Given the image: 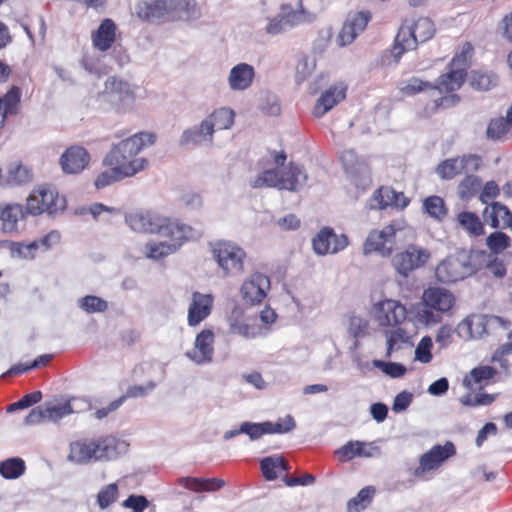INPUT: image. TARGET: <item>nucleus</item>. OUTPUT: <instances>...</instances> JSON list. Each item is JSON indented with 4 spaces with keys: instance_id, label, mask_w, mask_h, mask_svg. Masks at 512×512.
Listing matches in <instances>:
<instances>
[{
    "instance_id": "1",
    "label": "nucleus",
    "mask_w": 512,
    "mask_h": 512,
    "mask_svg": "<svg viewBox=\"0 0 512 512\" xmlns=\"http://www.w3.org/2000/svg\"><path fill=\"white\" fill-rule=\"evenodd\" d=\"M155 143V135L148 132L136 133L114 145L104 158L107 166H116L126 177H132L143 171L148 161L138 154Z\"/></svg>"
},
{
    "instance_id": "2",
    "label": "nucleus",
    "mask_w": 512,
    "mask_h": 512,
    "mask_svg": "<svg viewBox=\"0 0 512 512\" xmlns=\"http://www.w3.org/2000/svg\"><path fill=\"white\" fill-rule=\"evenodd\" d=\"M136 16L149 23L197 19L200 8L195 0H140L135 6Z\"/></svg>"
},
{
    "instance_id": "3",
    "label": "nucleus",
    "mask_w": 512,
    "mask_h": 512,
    "mask_svg": "<svg viewBox=\"0 0 512 512\" xmlns=\"http://www.w3.org/2000/svg\"><path fill=\"white\" fill-rule=\"evenodd\" d=\"M434 33V24L427 17L405 20L395 37V43L390 50V55H384L382 63L387 65L397 64L405 51L414 50L419 43H424L431 39Z\"/></svg>"
},
{
    "instance_id": "4",
    "label": "nucleus",
    "mask_w": 512,
    "mask_h": 512,
    "mask_svg": "<svg viewBox=\"0 0 512 512\" xmlns=\"http://www.w3.org/2000/svg\"><path fill=\"white\" fill-rule=\"evenodd\" d=\"M422 307L415 313L417 323L430 327L439 324L444 315H450L456 305V296L447 288L431 286L423 291Z\"/></svg>"
},
{
    "instance_id": "5",
    "label": "nucleus",
    "mask_w": 512,
    "mask_h": 512,
    "mask_svg": "<svg viewBox=\"0 0 512 512\" xmlns=\"http://www.w3.org/2000/svg\"><path fill=\"white\" fill-rule=\"evenodd\" d=\"M485 260L484 252L461 250L439 263L435 275L442 283L457 282L475 274Z\"/></svg>"
},
{
    "instance_id": "6",
    "label": "nucleus",
    "mask_w": 512,
    "mask_h": 512,
    "mask_svg": "<svg viewBox=\"0 0 512 512\" xmlns=\"http://www.w3.org/2000/svg\"><path fill=\"white\" fill-rule=\"evenodd\" d=\"M121 446L123 443L111 436L98 440H79L71 443L68 459L76 464L109 461L119 455Z\"/></svg>"
},
{
    "instance_id": "7",
    "label": "nucleus",
    "mask_w": 512,
    "mask_h": 512,
    "mask_svg": "<svg viewBox=\"0 0 512 512\" xmlns=\"http://www.w3.org/2000/svg\"><path fill=\"white\" fill-rule=\"evenodd\" d=\"M100 101L109 104L117 113H128L133 110L136 94L135 87L128 81L111 76L104 83V89L98 95Z\"/></svg>"
},
{
    "instance_id": "8",
    "label": "nucleus",
    "mask_w": 512,
    "mask_h": 512,
    "mask_svg": "<svg viewBox=\"0 0 512 512\" xmlns=\"http://www.w3.org/2000/svg\"><path fill=\"white\" fill-rule=\"evenodd\" d=\"M167 235H160L167 238L165 241H149L145 245L144 253L147 258L159 260L175 253L186 241L194 238L196 233L191 226L180 222L173 225Z\"/></svg>"
},
{
    "instance_id": "9",
    "label": "nucleus",
    "mask_w": 512,
    "mask_h": 512,
    "mask_svg": "<svg viewBox=\"0 0 512 512\" xmlns=\"http://www.w3.org/2000/svg\"><path fill=\"white\" fill-rule=\"evenodd\" d=\"M125 222L133 231L158 235H167V231L174 229L173 225L178 223L177 220L162 217L146 209H137L127 213Z\"/></svg>"
},
{
    "instance_id": "10",
    "label": "nucleus",
    "mask_w": 512,
    "mask_h": 512,
    "mask_svg": "<svg viewBox=\"0 0 512 512\" xmlns=\"http://www.w3.org/2000/svg\"><path fill=\"white\" fill-rule=\"evenodd\" d=\"M65 206V199L59 196L55 187L40 185L27 198L26 213L34 216L43 213L54 215L63 211Z\"/></svg>"
},
{
    "instance_id": "11",
    "label": "nucleus",
    "mask_w": 512,
    "mask_h": 512,
    "mask_svg": "<svg viewBox=\"0 0 512 512\" xmlns=\"http://www.w3.org/2000/svg\"><path fill=\"white\" fill-rule=\"evenodd\" d=\"M212 254L224 276L238 274L243 271L246 254L242 248L234 243L217 241L212 244Z\"/></svg>"
},
{
    "instance_id": "12",
    "label": "nucleus",
    "mask_w": 512,
    "mask_h": 512,
    "mask_svg": "<svg viewBox=\"0 0 512 512\" xmlns=\"http://www.w3.org/2000/svg\"><path fill=\"white\" fill-rule=\"evenodd\" d=\"M511 323L495 315H472L464 319L460 328L465 329L470 338L481 339L498 330H507Z\"/></svg>"
},
{
    "instance_id": "13",
    "label": "nucleus",
    "mask_w": 512,
    "mask_h": 512,
    "mask_svg": "<svg viewBox=\"0 0 512 512\" xmlns=\"http://www.w3.org/2000/svg\"><path fill=\"white\" fill-rule=\"evenodd\" d=\"M399 229L390 224L382 229L369 232L363 244L365 255L376 253L382 257H389L395 249L396 235Z\"/></svg>"
},
{
    "instance_id": "14",
    "label": "nucleus",
    "mask_w": 512,
    "mask_h": 512,
    "mask_svg": "<svg viewBox=\"0 0 512 512\" xmlns=\"http://www.w3.org/2000/svg\"><path fill=\"white\" fill-rule=\"evenodd\" d=\"M340 161L350 180L362 189L371 184V172L366 158L360 157L353 149H346L340 154Z\"/></svg>"
},
{
    "instance_id": "15",
    "label": "nucleus",
    "mask_w": 512,
    "mask_h": 512,
    "mask_svg": "<svg viewBox=\"0 0 512 512\" xmlns=\"http://www.w3.org/2000/svg\"><path fill=\"white\" fill-rule=\"evenodd\" d=\"M430 258L427 249L409 245L404 251L396 253L392 258V266L403 278H408L416 269L421 268Z\"/></svg>"
},
{
    "instance_id": "16",
    "label": "nucleus",
    "mask_w": 512,
    "mask_h": 512,
    "mask_svg": "<svg viewBox=\"0 0 512 512\" xmlns=\"http://www.w3.org/2000/svg\"><path fill=\"white\" fill-rule=\"evenodd\" d=\"M482 165V158L476 154H464L460 157L450 158L442 161L437 166V173L442 179H453L462 173H473L479 170Z\"/></svg>"
},
{
    "instance_id": "17",
    "label": "nucleus",
    "mask_w": 512,
    "mask_h": 512,
    "mask_svg": "<svg viewBox=\"0 0 512 512\" xmlns=\"http://www.w3.org/2000/svg\"><path fill=\"white\" fill-rule=\"evenodd\" d=\"M349 244L345 234L337 235L332 228L324 227L313 238L312 246L317 255L336 254Z\"/></svg>"
},
{
    "instance_id": "18",
    "label": "nucleus",
    "mask_w": 512,
    "mask_h": 512,
    "mask_svg": "<svg viewBox=\"0 0 512 512\" xmlns=\"http://www.w3.org/2000/svg\"><path fill=\"white\" fill-rule=\"evenodd\" d=\"M373 312L378 324L384 327L396 326L402 323L407 314L406 307L392 299L376 303Z\"/></svg>"
},
{
    "instance_id": "19",
    "label": "nucleus",
    "mask_w": 512,
    "mask_h": 512,
    "mask_svg": "<svg viewBox=\"0 0 512 512\" xmlns=\"http://www.w3.org/2000/svg\"><path fill=\"white\" fill-rule=\"evenodd\" d=\"M214 332L203 329L196 335L193 349L187 351L185 356L197 365L210 363L214 356Z\"/></svg>"
},
{
    "instance_id": "20",
    "label": "nucleus",
    "mask_w": 512,
    "mask_h": 512,
    "mask_svg": "<svg viewBox=\"0 0 512 512\" xmlns=\"http://www.w3.org/2000/svg\"><path fill=\"white\" fill-rule=\"evenodd\" d=\"M270 289V279L262 273L251 274L241 285L240 294L250 304L261 303Z\"/></svg>"
},
{
    "instance_id": "21",
    "label": "nucleus",
    "mask_w": 512,
    "mask_h": 512,
    "mask_svg": "<svg viewBox=\"0 0 512 512\" xmlns=\"http://www.w3.org/2000/svg\"><path fill=\"white\" fill-rule=\"evenodd\" d=\"M47 421L57 422L72 413H79L90 408V404L81 398H72L67 401H50L44 403Z\"/></svg>"
},
{
    "instance_id": "22",
    "label": "nucleus",
    "mask_w": 512,
    "mask_h": 512,
    "mask_svg": "<svg viewBox=\"0 0 512 512\" xmlns=\"http://www.w3.org/2000/svg\"><path fill=\"white\" fill-rule=\"evenodd\" d=\"M213 297L211 294L194 292L188 307L187 322L191 327L198 326L211 313Z\"/></svg>"
},
{
    "instance_id": "23",
    "label": "nucleus",
    "mask_w": 512,
    "mask_h": 512,
    "mask_svg": "<svg viewBox=\"0 0 512 512\" xmlns=\"http://www.w3.org/2000/svg\"><path fill=\"white\" fill-rule=\"evenodd\" d=\"M90 160V155L82 146L67 148L60 158V165L66 174H78L85 169Z\"/></svg>"
},
{
    "instance_id": "24",
    "label": "nucleus",
    "mask_w": 512,
    "mask_h": 512,
    "mask_svg": "<svg viewBox=\"0 0 512 512\" xmlns=\"http://www.w3.org/2000/svg\"><path fill=\"white\" fill-rule=\"evenodd\" d=\"M214 131L209 121L204 118L199 124L184 130L179 143L182 146H196L200 144L211 145L213 143Z\"/></svg>"
},
{
    "instance_id": "25",
    "label": "nucleus",
    "mask_w": 512,
    "mask_h": 512,
    "mask_svg": "<svg viewBox=\"0 0 512 512\" xmlns=\"http://www.w3.org/2000/svg\"><path fill=\"white\" fill-rule=\"evenodd\" d=\"M454 454L455 447L451 442H446L443 446H434L431 450L422 455L420 458V466L416 470V473H418L419 470L425 472L436 469Z\"/></svg>"
},
{
    "instance_id": "26",
    "label": "nucleus",
    "mask_w": 512,
    "mask_h": 512,
    "mask_svg": "<svg viewBox=\"0 0 512 512\" xmlns=\"http://www.w3.org/2000/svg\"><path fill=\"white\" fill-rule=\"evenodd\" d=\"M408 204L403 193H398L389 187H381L374 192L369 200L370 209H385L388 206L404 208Z\"/></svg>"
},
{
    "instance_id": "27",
    "label": "nucleus",
    "mask_w": 512,
    "mask_h": 512,
    "mask_svg": "<svg viewBox=\"0 0 512 512\" xmlns=\"http://www.w3.org/2000/svg\"><path fill=\"white\" fill-rule=\"evenodd\" d=\"M254 78L255 69L252 65L247 63H238L231 68L227 82L231 90L245 91L252 85Z\"/></svg>"
},
{
    "instance_id": "28",
    "label": "nucleus",
    "mask_w": 512,
    "mask_h": 512,
    "mask_svg": "<svg viewBox=\"0 0 512 512\" xmlns=\"http://www.w3.org/2000/svg\"><path fill=\"white\" fill-rule=\"evenodd\" d=\"M346 95V87L342 84L331 86L329 89L324 91L318 98L313 114L315 117H322L334 106L341 102Z\"/></svg>"
},
{
    "instance_id": "29",
    "label": "nucleus",
    "mask_w": 512,
    "mask_h": 512,
    "mask_svg": "<svg viewBox=\"0 0 512 512\" xmlns=\"http://www.w3.org/2000/svg\"><path fill=\"white\" fill-rule=\"evenodd\" d=\"M115 34V23L109 18L104 19L91 35L94 48L102 52L109 50L115 41Z\"/></svg>"
},
{
    "instance_id": "30",
    "label": "nucleus",
    "mask_w": 512,
    "mask_h": 512,
    "mask_svg": "<svg viewBox=\"0 0 512 512\" xmlns=\"http://www.w3.org/2000/svg\"><path fill=\"white\" fill-rule=\"evenodd\" d=\"M336 453L345 457V460H350L355 457L371 458L378 456L380 454V449L375 446L374 443L349 441L338 449Z\"/></svg>"
},
{
    "instance_id": "31",
    "label": "nucleus",
    "mask_w": 512,
    "mask_h": 512,
    "mask_svg": "<svg viewBox=\"0 0 512 512\" xmlns=\"http://www.w3.org/2000/svg\"><path fill=\"white\" fill-rule=\"evenodd\" d=\"M307 181V174L299 165L290 163L279 176L280 189L298 191L302 189Z\"/></svg>"
},
{
    "instance_id": "32",
    "label": "nucleus",
    "mask_w": 512,
    "mask_h": 512,
    "mask_svg": "<svg viewBox=\"0 0 512 512\" xmlns=\"http://www.w3.org/2000/svg\"><path fill=\"white\" fill-rule=\"evenodd\" d=\"M24 218L23 207L20 204H2L0 203V220L2 221V231L4 233L17 232L19 220Z\"/></svg>"
},
{
    "instance_id": "33",
    "label": "nucleus",
    "mask_w": 512,
    "mask_h": 512,
    "mask_svg": "<svg viewBox=\"0 0 512 512\" xmlns=\"http://www.w3.org/2000/svg\"><path fill=\"white\" fill-rule=\"evenodd\" d=\"M386 338V354L387 358L393 357V355L405 348H411L413 343L411 337L408 335L406 330L403 328H397L394 330L385 331Z\"/></svg>"
},
{
    "instance_id": "34",
    "label": "nucleus",
    "mask_w": 512,
    "mask_h": 512,
    "mask_svg": "<svg viewBox=\"0 0 512 512\" xmlns=\"http://www.w3.org/2000/svg\"><path fill=\"white\" fill-rule=\"evenodd\" d=\"M483 218L493 228L506 227L508 220L511 219V212L505 205L493 202L484 209Z\"/></svg>"
},
{
    "instance_id": "35",
    "label": "nucleus",
    "mask_w": 512,
    "mask_h": 512,
    "mask_svg": "<svg viewBox=\"0 0 512 512\" xmlns=\"http://www.w3.org/2000/svg\"><path fill=\"white\" fill-rule=\"evenodd\" d=\"M465 76L466 71L463 66H453L451 63L449 70L441 75L438 88L445 92L456 91L462 86Z\"/></svg>"
},
{
    "instance_id": "36",
    "label": "nucleus",
    "mask_w": 512,
    "mask_h": 512,
    "mask_svg": "<svg viewBox=\"0 0 512 512\" xmlns=\"http://www.w3.org/2000/svg\"><path fill=\"white\" fill-rule=\"evenodd\" d=\"M235 113L232 109L221 107L209 114L206 119L212 126L214 133L219 130L230 129L234 123Z\"/></svg>"
},
{
    "instance_id": "37",
    "label": "nucleus",
    "mask_w": 512,
    "mask_h": 512,
    "mask_svg": "<svg viewBox=\"0 0 512 512\" xmlns=\"http://www.w3.org/2000/svg\"><path fill=\"white\" fill-rule=\"evenodd\" d=\"M21 92L19 87L12 86L11 89L0 97V126L2 127L5 123L8 114H15L17 112V105L20 102Z\"/></svg>"
},
{
    "instance_id": "38",
    "label": "nucleus",
    "mask_w": 512,
    "mask_h": 512,
    "mask_svg": "<svg viewBox=\"0 0 512 512\" xmlns=\"http://www.w3.org/2000/svg\"><path fill=\"white\" fill-rule=\"evenodd\" d=\"M456 219L459 226L470 236L477 237L484 234L483 223L475 213L468 211L460 212Z\"/></svg>"
},
{
    "instance_id": "39",
    "label": "nucleus",
    "mask_w": 512,
    "mask_h": 512,
    "mask_svg": "<svg viewBox=\"0 0 512 512\" xmlns=\"http://www.w3.org/2000/svg\"><path fill=\"white\" fill-rule=\"evenodd\" d=\"M288 469V463L283 457H266L261 461L263 476L268 481L277 479L282 470Z\"/></svg>"
},
{
    "instance_id": "40",
    "label": "nucleus",
    "mask_w": 512,
    "mask_h": 512,
    "mask_svg": "<svg viewBox=\"0 0 512 512\" xmlns=\"http://www.w3.org/2000/svg\"><path fill=\"white\" fill-rule=\"evenodd\" d=\"M26 471L23 459L13 457L0 462V475L9 480L18 479Z\"/></svg>"
},
{
    "instance_id": "41",
    "label": "nucleus",
    "mask_w": 512,
    "mask_h": 512,
    "mask_svg": "<svg viewBox=\"0 0 512 512\" xmlns=\"http://www.w3.org/2000/svg\"><path fill=\"white\" fill-rule=\"evenodd\" d=\"M228 335H238L244 339H252L257 336L255 328L243 322L238 314L233 313L228 318Z\"/></svg>"
},
{
    "instance_id": "42",
    "label": "nucleus",
    "mask_w": 512,
    "mask_h": 512,
    "mask_svg": "<svg viewBox=\"0 0 512 512\" xmlns=\"http://www.w3.org/2000/svg\"><path fill=\"white\" fill-rule=\"evenodd\" d=\"M250 187L254 189L264 187H277L280 189L279 173L277 169H267L249 179Z\"/></svg>"
},
{
    "instance_id": "43",
    "label": "nucleus",
    "mask_w": 512,
    "mask_h": 512,
    "mask_svg": "<svg viewBox=\"0 0 512 512\" xmlns=\"http://www.w3.org/2000/svg\"><path fill=\"white\" fill-rule=\"evenodd\" d=\"M496 374V370L491 366H480L474 368L463 379V385L468 389H473L475 384H481L484 380L491 379Z\"/></svg>"
},
{
    "instance_id": "44",
    "label": "nucleus",
    "mask_w": 512,
    "mask_h": 512,
    "mask_svg": "<svg viewBox=\"0 0 512 512\" xmlns=\"http://www.w3.org/2000/svg\"><path fill=\"white\" fill-rule=\"evenodd\" d=\"M480 187V178L473 174H469L459 183L457 193L461 199L468 200L479 191Z\"/></svg>"
},
{
    "instance_id": "45",
    "label": "nucleus",
    "mask_w": 512,
    "mask_h": 512,
    "mask_svg": "<svg viewBox=\"0 0 512 512\" xmlns=\"http://www.w3.org/2000/svg\"><path fill=\"white\" fill-rule=\"evenodd\" d=\"M375 493V489L367 486L359 491V493L348 502V512H360L365 509L371 502Z\"/></svg>"
},
{
    "instance_id": "46",
    "label": "nucleus",
    "mask_w": 512,
    "mask_h": 512,
    "mask_svg": "<svg viewBox=\"0 0 512 512\" xmlns=\"http://www.w3.org/2000/svg\"><path fill=\"white\" fill-rule=\"evenodd\" d=\"M424 211L432 218L441 220L445 217L447 210L442 198L439 196H429L423 202Z\"/></svg>"
},
{
    "instance_id": "47",
    "label": "nucleus",
    "mask_w": 512,
    "mask_h": 512,
    "mask_svg": "<svg viewBox=\"0 0 512 512\" xmlns=\"http://www.w3.org/2000/svg\"><path fill=\"white\" fill-rule=\"evenodd\" d=\"M398 88L403 95L413 96L427 89H432L434 86L428 81H423L419 78L412 77L399 83Z\"/></svg>"
},
{
    "instance_id": "48",
    "label": "nucleus",
    "mask_w": 512,
    "mask_h": 512,
    "mask_svg": "<svg viewBox=\"0 0 512 512\" xmlns=\"http://www.w3.org/2000/svg\"><path fill=\"white\" fill-rule=\"evenodd\" d=\"M510 244L509 236L500 231L493 232L486 238V245L494 254L503 252Z\"/></svg>"
},
{
    "instance_id": "49",
    "label": "nucleus",
    "mask_w": 512,
    "mask_h": 512,
    "mask_svg": "<svg viewBox=\"0 0 512 512\" xmlns=\"http://www.w3.org/2000/svg\"><path fill=\"white\" fill-rule=\"evenodd\" d=\"M509 125L510 124L508 123L507 119L505 120L502 117L492 119L488 123L487 129H486L487 139L493 140V141L499 140L500 138H502L504 135H506L508 133Z\"/></svg>"
},
{
    "instance_id": "50",
    "label": "nucleus",
    "mask_w": 512,
    "mask_h": 512,
    "mask_svg": "<svg viewBox=\"0 0 512 512\" xmlns=\"http://www.w3.org/2000/svg\"><path fill=\"white\" fill-rule=\"evenodd\" d=\"M316 61L311 57H302L296 65L295 79L297 83L306 81L314 72Z\"/></svg>"
},
{
    "instance_id": "51",
    "label": "nucleus",
    "mask_w": 512,
    "mask_h": 512,
    "mask_svg": "<svg viewBox=\"0 0 512 512\" xmlns=\"http://www.w3.org/2000/svg\"><path fill=\"white\" fill-rule=\"evenodd\" d=\"M110 167H111L110 169L105 170L100 175H98V177L95 179L94 184L97 189H102V188L109 186L117 181L127 178L119 171V169L116 166H110Z\"/></svg>"
},
{
    "instance_id": "52",
    "label": "nucleus",
    "mask_w": 512,
    "mask_h": 512,
    "mask_svg": "<svg viewBox=\"0 0 512 512\" xmlns=\"http://www.w3.org/2000/svg\"><path fill=\"white\" fill-rule=\"evenodd\" d=\"M496 84V78L493 75L473 72L470 77V85L473 89L487 91Z\"/></svg>"
},
{
    "instance_id": "53",
    "label": "nucleus",
    "mask_w": 512,
    "mask_h": 512,
    "mask_svg": "<svg viewBox=\"0 0 512 512\" xmlns=\"http://www.w3.org/2000/svg\"><path fill=\"white\" fill-rule=\"evenodd\" d=\"M79 305L87 313L104 312L108 308V304L104 299L92 295L81 298Z\"/></svg>"
},
{
    "instance_id": "54",
    "label": "nucleus",
    "mask_w": 512,
    "mask_h": 512,
    "mask_svg": "<svg viewBox=\"0 0 512 512\" xmlns=\"http://www.w3.org/2000/svg\"><path fill=\"white\" fill-rule=\"evenodd\" d=\"M267 434L273 433H288L296 427V423L291 415H287L279 419L276 423L265 422Z\"/></svg>"
},
{
    "instance_id": "55",
    "label": "nucleus",
    "mask_w": 512,
    "mask_h": 512,
    "mask_svg": "<svg viewBox=\"0 0 512 512\" xmlns=\"http://www.w3.org/2000/svg\"><path fill=\"white\" fill-rule=\"evenodd\" d=\"M371 19V14L368 11H361L350 14L345 23L350 26L352 30L358 34L362 33Z\"/></svg>"
},
{
    "instance_id": "56",
    "label": "nucleus",
    "mask_w": 512,
    "mask_h": 512,
    "mask_svg": "<svg viewBox=\"0 0 512 512\" xmlns=\"http://www.w3.org/2000/svg\"><path fill=\"white\" fill-rule=\"evenodd\" d=\"M433 347L432 338L424 336L415 349V360L421 363H429L432 360L431 349Z\"/></svg>"
},
{
    "instance_id": "57",
    "label": "nucleus",
    "mask_w": 512,
    "mask_h": 512,
    "mask_svg": "<svg viewBox=\"0 0 512 512\" xmlns=\"http://www.w3.org/2000/svg\"><path fill=\"white\" fill-rule=\"evenodd\" d=\"M373 365L393 378L402 377L406 373V367L400 363L374 360Z\"/></svg>"
},
{
    "instance_id": "58",
    "label": "nucleus",
    "mask_w": 512,
    "mask_h": 512,
    "mask_svg": "<svg viewBox=\"0 0 512 512\" xmlns=\"http://www.w3.org/2000/svg\"><path fill=\"white\" fill-rule=\"evenodd\" d=\"M118 488L116 484H109L97 495V502L100 508L105 509L113 503L117 497Z\"/></svg>"
},
{
    "instance_id": "59",
    "label": "nucleus",
    "mask_w": 512,
    "mask_h": 512,
    "mask_svg": "<svg viewBox=\"0 0 512 512\" xmlns=\"http://www.w3.org/2000/svg\"><path fill=\"white\" fill-rule=\"evenodd\" d=\"M240 431H243L244 434H247L252 441L258 440L262 437V435L267 434L265 422L263 423H252V422H243L240 425Z\"/></svg>"
},
{
    "instance_id": "60",
    "label": "nucleus",
    "mask_w": 512,
    "mask_h": 512,
    "mask_svg": "<svg viewBox=\"0 0 512 512\" xmlns=\"http://www.w3.org/2000/svg\"><path fill=\"white\" fill-rule=\"evenodd\" d=\"M42 398V394L40 391L33 392L23 396L19 401L8 406L7 411L13 412L17 409H24L32 406L33 404L38 403Z\"/></svg>"
},
{
    "instance_id": "61",
    "label": "nucleus",
    "mask_w": 512,
    "mask_h": 512,
    "mask_svg": "<svg viewBox=\"0 0 512 512\" xmlns=\"http://www.w3.org/2000/svg\"><path fill=\"white\" fill-rule=\"evenodd\" d=\"M123 506L133 510V512H143L149 506V501L142 495H130L123 502Z\"/></svg>"
},
{
    "instance_id": "62",
    "label": "nucleus",
    "mask_w": 512,
    "mask_h": 512,
    "mask_svg": "<svg viewBox=\"0 0 512 512\" xmlns=\"http://www.w3.org/2000/svg\"><path fill=\"white\" fill-rule=\"evenodd\" d=\"M31 175L26 167L21 165L9 170V182L14 185H20L30 180Z\"/></svg>"
},
{
    "instance_id": "63",
    "label": "nucleus",
    "mask_w": 512,
    "mask_h": 512,
    "mask_svg": "<svg viewBox=\"0 0 512 512\" xmlns=\"http://www.w3.org/2000/svg\"><path fill=\"white\" fill-rule=\"evenodd\" d=\"M43 422H47L44 404L33 408L24 418V424L26 426H33Z\"/></svg>"
},
{
    "instance_id": "64",
    "label": "nucleus",
    "mask_w": 512,
    "mask_h": 512,
    "mask_svg": "<svg viewBox=\"0 0 512 512\" xmlns=\"http://www.w3.org/2000/svg\"><path fill=\"white\" fill-rule=\"evenodd\" d=\"M287 29L286 25H285V22H284V19L281 15V13H279L278 15H276L275 17L273 18H269L268 19V23L265 27V31L270 34V35H278L282 32H285Z\"/></svg>"
}]
</instances>
